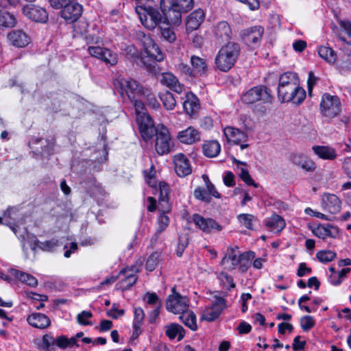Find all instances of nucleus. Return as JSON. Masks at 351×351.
<instances>
[{"label":"nucleus","instance_id":"51","mask_svg":"<svg viewBox=\"0 0 351 351\" xmlns=\"http://www.w3.org/2000/svg\"><path fill=\"white\" fill-rule=\"evenodd\" d=\"M169 219L165 214H162L159 216L158 219V228L155 233V241L156 240L158 235L167 228L169 225Z\"/></svg>","mask_w":351,"mask_h":351},{"label":"nucleus","instance_id":"46","mask_svg":"<svg viewBox=\"0 0 351 351\" xmlns=\"http://www.w3.org/2000/svg\"><path fill=\"white\" fill-rule=\"evenodd\" d=\"M296 84H290L288 86H278V97L281 102H285V101H287L289 97V94L291 90H294L293 88H295Z\"/></svg>","mask_w":351,"mask_h":351},{"label":"nucleus","instance_id":"15","mask_svg":"<svg viewBox=\"0 0 351 351\" xmlns=\"http://www.w3.org/2000/svg\"><path fill=\"white\" fill-rule=\"evenodd\" d=\"M82 10V6L75 1L61 8L60 16L67 23H72L81 16Z\"/></svg>","mask_w":351,"mask_h":351},{"label":"nucleus","instance_id":"55","mask_svg":"<svg viewBox=\"0 0 351 351\" xmlns=\"http://www.w3.org/2000/svg\"><path fill=\"white\" fill-rule=\"evenodd\" d=\"M341 25L346 31V36H339V38L342 42L351 45V23L349 21L342 22Z\"/></svg>","mask_w":351,"mask_h":351},{"label":"nucleus","instance_id":"31","mask_svg":"<svg viewBox=\"0 0 351 351\" xmlns=\"http://www.w3.org/2000/svg\"><path fill=\"white\" fill-rule=\"evenodd\" d=\"M145 319L144 311L140 308L134 309L133 332L132 338L136 339L141 333V326Z\"/></svg>","mask_w":351,"mask_h":351},{"label":"nucleus","instance_id":"1","mask_svg":"<svg viewBox=\"0 0 351 351\" xmlns=\"http://www.w3.org/2000/svg\"><path fill=\"white\" fill-rule=\"evenodd\" d=\"M193 7V0H164L160 1L163 23L178 25L182 21V14L186 12Z\"/></svg>","mask_w":351,"mask_h":351},{"label":"nucleus","instance_id":"39","mask_svg":"<svg viewBox=\"0 0 351 351\" xmlns=\"http://www.w3.org/2000/svg\"><path fill=\"white\" fill-rule=\"evenodd\" d=\"M165 333L170 339H173L178 336V341H181L185 335L184 329L178 324H171L166 326Z\"/></svg>","mask_w":351,"mask_h":351},{"label":"nucleus","instance_id":"14","mask_svg":"<svg viewBox=\"0 0 351 351\" xmlns=\"http://www.w3.org/2000/svg\"><path fill=\"white\" fill-rule=\"evenodd\" d=\"M143 45L145 49V53L147 55L144 56L146 58H150L151 60L160 62L164 59V55L159 47L154 43L152 38L146 35H143Z\"/></svg>","mask_w":351,"mask_h":351},{"label":"nucleus","instance_id":"52","mask_svg":"<svg viewBox=\"0 0 351 351\" xmlns=\"http://www.w3.org/2000/svg\"><path fill=\"white\" fill-rule=\"evenodd\" d=\"M160 254L158 252L152 253L147 258L145 267L149 271H154L158 264Z\"/></svg>","mask_w":351,"mask_h":351},{"label":"nucleus","instance_id":"34","mask_svg":"<svg viewBox=\"0 0 351 351\" xmlns=\"http://www.w3.org/2000/svg\"><path fill=\"white\" fill-rule=\"evenodd\" d=\"M127 55L138 65H143L147 68L152 66L151 60L146 61L145 58L139 54L138 49L134 46H129L127 48Z\"/></svg>","mask_w":351,"mask_h":351},{"label":"nucleus","instance_id":"17","mask_svg":"<svg viewBox=\"0 0 351 351\" xmlns=\"http://www.w3.org/2000/svg\"><path fill=\"white\" fill-rule=\"evenodd\" d=\"M138 272V269L135 266L128 269L125 268L123 269L120 273V276H123V278L119 281L118 283L119 288L123 291L129 289L131 287H132L138 279L136 276V273Z\"/></svg>","mask_w":351,"mask_h":351},{"label":"nucleus","instance_id":"40","mask_svg":"<svg viewBox=\"0 0 351 351\" xmlns=\"http://www.w3.org/2000/svg\"><path fill=\"white\" fill-rule=\"evenodd\" d=\"M179 318L182 322L191 330L193 331L197 330L196 316L193 312L186 310L181 313Z\"/></svg>","mask_w":351,"mask_h":351},{"label":"nucleus","instance_id":"63","mask_svg":"<svg viewBox=\"0 0 351 351\" xmlns=\"http://www.w3.org/2000/svg\"><path fill=\"white\" fill-rule=\"evenodd\" d=\"M301 337L297 336L293 339V343L292 344V348L294 351L302 350L304 348L306 345L305 341L300 340Z\"/></svg>","mask_w":351,"mask_h":351},{"label":"nucleus","instance_id":"16","mask_svg":"<svg viewBox=\"0 0 351 351\" xmlns=\"http://www.w3.org/2000/svg\"><path fill=\"white\" fill-rule=\"evenodd\" d=\"M226 306V300L222 298H216L212 306L206 308L202 313V319L208 322L215 320L221 314Z\"/></svg>","mask_w":351,"mask_h":351},{"label":"nucleus","instance_id":"7","mask_svg":"<svg viewBox=\"0 0 351 351\" xmlns=\"http://www.w3.org/2000/svg\"><path fill=\"white\" fill-rule=\"evenodd\" d=\"M171 138L167 127L158 125L156 135L155 149L159 155H164L171 152Z\"/></svg>","mask_w":351,"mask_h":351},{"label":"nucleus","instance_id":"54","mask_svg":"<svg viewBox=\"0 0 351 351\" xmlns=\"http://www.w3.org/2000/svg\"><path fill=\"white\" fill-rule=\"evenodd\" d=\"M194 196L196 199L206 203H209L211 201V197L207 191L202 187H197L195 189Z\"/></svg>","mask_w":351,"mask_h":351},{"label":"nucleus","instance_id":"32","mask_svg":"<svg viewBox=\"0 0 351 351\" xmlns=\"http://www.w3.org/2000/svg\"><path fill=\"white\" fill-rule=\"evenodd\" d=\"M265 226L273 232H280L285 226V220L278 215H273L265 221Z\"/></svg>","mask_w":351,"mask_h":351},{"label":"nucleus","instance_id":"62","mask_svg":"<svg viewBox=\"0 0 351 351\" xmlns=\"http://www.w3.org/2000/svg\"><path fill=\"white\" fill-rule=\"evenodd\" d=\"M177 69L178 70L187 75V76H189V77H195V74H194V72L193 71V69L191 68L188 64H185V63H180L177 65Z\"/></svg>","mask_w":351,"mask_h":351},{"label":"nucleus","instance_id":"11","mask_svg":"<svg viewBox=\"0 0 351 351\" xmlns=\"http://www.w3.org/2000/svg\"><path fill=\"white\" fill-rule=\"evenodd\" d=\"M223 134L228 143L239 145L241 149L249 147L248 144L245 143L248 138L245 132L233 127H226L223 130Z\"/></svg>","mask_w":351,"mask_h":351},{"label":"nucleus","instance_id":"19","mask_svg":"<svg viewBox=\"0 0 351 351\" xmlns=\"http://www.w3.org/2000/svg\"><path fill=\"white\" fill-rule=\"evenodd\" d=\"M263 33V27L254 26L244 31L243 39L247 45L256 47L261 43Z\"/></svg>","mask_w":351,"mask_h":351},{"label":"nucleus","instance_id":"13","mask_svg":"<svg viewBox=\"0 0 351 351\" xmlns=\"http://www.w3.org/2000/svg\"><path fill=\"white\" fill-rule=\"evenodd\" d=\"M22 12L29 19L38 23H45L48 19L45 9L34 4L24 5Z\"/></svg>","mask_w":351,"mask_h":351},{"label":"nucleus","instance_id":"57","mask_svg":"<svg viewBox=\"0 0 351 351\" xmlns=\"http://www.w3.org/2000/svg\"><path fill=\"white\" fill-rule=\"evenodd\" d=\"M159 191H160V197H159V202L160 204L164 203L167 204L168 202V195H169V186L166 183L161 182L159 184Z\"/></svg>","mask_w":351,"mask_h":351},{"label":"nucleus","instance_id":"42","mask_svg":"<svg viewBox=\"0 0 351 351\" xmlns=\"http://www.w3.org/2000/svg\"><path fill=\"white\" fill-rule=\"evenodd\" d=\"M159 97L162 101L164 107L168 110H173L176 105V100L174 98L173 94L169 91H165V93H160Z\"/></svg>","mask_w":351,"mask_h":351},{"label":"nucleus","instance_id":"18","mask_svg":"<svg viewBox=\"0 0 351 351\" xmlns=\"http://www.w3.org/2000/svg\"><path fill=\"white\" fill-rule=\"evenodd\" d=\"M138 121L140 132L144 140L148 141L154 134L156 135L157 126L154 127L153 120L148 114H144Z\"/></svg>","mask_w":351,"mask_h":351},{"label":"nucleus","instance_id":"5","mask_svg":"<svg viewBox=\"0 0 351 351\" xmlns=\"http://www.w3.org/2000/svg\"><path fill=\"white\" fill-rule=\"evenodd\" d=\"M242 101L248 104L258 101L263 104H270L273 101L271 90L265 86H256L245 92L242 97Z\"/></svg>","mask_w":351,"mask_h":351},{"label":"nucleus","instance_id":"64","mask_svg":"<svg viewBox=\"0 0 351 351\" xmlns=\"http://www.w3.org/2000/svg\"><path fill=\"white\" fill-rule=\"evenodd\" d=\"M223 182L227 186H233L235 184L234 176L231 171H227L223 176Z\"/></svg>","mask_w":351,"mask_h":351},{"label":"nucleus","instance_id":"37","mask_svg":"<svg viewBox=\"0 0 351 351\" xmlns=\"http://www.w3.org/2000/svg\"><path fill=\"white\" fill-rule=\"evenodd\" d=\"M202 148L204 155L209 158L216 157L221 151V145L217 141H207Z\"/></svg>","mask_w":351,"mask_h":351},{"label":"nucleus","instance_id":"59","mask_svg":"<svg viewBox=\"0 0 351 351\" xmlns=\"http://www.w3.org/2000/svg\"><path fill=\"white\" fill-rule=\"evenodd\" d=\"M93 317V313L90 311H84L79 313L77 316V322L81 325H91V322L88 321V319Z\"/></svg>","mask_w":351,"mask_h":351},{"label":"nucleus","instance_id":"22","mask_svg":"<svg viewBox=\"0 0 351 351\" xmlns=\"http://www.w3.org/2000/svg\"><path fill=\"white\" fill-rule=\"evenodd\" d=\"M322 207L330 213L335 214L341 209V201L334 194H324L322 197Z\"/></svg>","mask_w":351,"mask_h":351},{"label":"nucleus","instance_id":"8","mask_svg":"<svg viewBox=\"0 0 351 351\" xmlns=\"http://www.w3.org/2000/svg\"><path fill=\"white\" fill-rule=\"evenodd\" d=\"M173 293L169 295L166 302V308L174 314H181L188 310L189 300L175 292V288L172 289Z\"/></svg>","mask_w":351,"mask_h":351},{"label":"nucleus","instance_id":"12","mask_svg":"<svg viewBox=\"0 0 351 351\" xmlns=\"http://www.w3.org/2000/svg\"><path fill=\"white\" fill-rule=\"evenodd\" d=\"M193 221L197 227L206 233L219 232L222 230V226L212 218H205L199 214L193 215Z\"/></svg>","mask_w":351,"mask_h":351},{"label":"nucleus","instance_id":"10","mask_svg":"<svg viewBox=\"0 0 351 351\" xmlns=\"http://www.w3.org/2000/svg\"><path fill=\"white\" fill-rule=\"evenodd\" d=\"M88 51L91 56L103 60L107 64L113 66L117 63V54L108 49L99 46H90Z\"/></svg>","mask_w":351,"mask_h":351},{"label":"nucleus","instance_id":"45","mask_svg":"<svg viewBox=\"0 0 351 351\" xmlns=\"http://www.w3.org/2000/svg\"><path fill=\"white\" fill-rule=\"evenodd\" d=\"M336 252L332 250H320L317 252L316 257L318 261L322 263H326L332 261L336 257Z\"/></svg>","mask_w":351,"mask_h":351},{"label":"nucleus","instance_id":"4","mask_svg":"<svg viewBox=\"0 0 351 351\" xmlns=\"http://www.w3.org/2000/svg\"><path fill=\"white\" fill-rule=\"evenodd\" d=\"M322 115L325 118L332 119L338 116L341 110L340 99L336 95L328 93L323 94L319 104Z\"/></svg>","mask_w":351,"mask_h":351},{"label":"nucleus","instance_id":"33","mask_svg":"<svg viewBox=\"0 0 351 351\" xmlns=\"http://www.w3.org/2000/svg\"><path fill=\"white\" fill-rule=\"evenodd\" d=\"M214 33L217 38L226 41L230 38L232 31L227 22L221 21L215 27Z\"/></svg>","mask_w":351,"mask_h":351},{"label":"nucleus","instance_id":"3","mask_svg":"<svg viewBox=\"0 0 351 351\" xmlns=\"http://www.w3.org/2000/svg\"><path fill=\"white\" fill-rule=\"evenodd\" d=\"M239 44L229 42L218 51L215 58L217 68L223 72L228 71L235 64L240 54Z\"/></svg>","mask_w":351,"mask_h":351},{"label":"nucleus","instance_id":"30","mask_svg":"<svg viewBox=\"0 0 351 351\" xmlns=\"http://www.w3.org/2000/svg\"><path fill=\"white\" fill-rule=\"evenodd\" d=\"M312 149L315 154L324 160H332L337 157L335 149L330 146L315 145Z\"/></svg>","mask_w":351,"mask_h":351},{"label":"nucleus","instance_id":"28","mask_svg":"<svg viewBox=\"0 0 351 351\" xmlns=\"http://www.w3.org/2000/svg\"><path fill=\"white\" fill-rule=\"evenodd\" d=\"M8 38L12 45L17 47H24L29 43V37L21 30L12 31L8 34Z\"/></svg>","mask_w":351,"mask_h":351},{"label":"nucleus","instance_id":"48","mask_svg":"<svg viewBox=\"0 0 351 351\" xmlns=\"http://www.w3.org/2000/svg\"><path fill=\"white\" fill-rule=\"evenodd\" d=\"M142 99V97H135L134 99H130L135 109L136 114L138 116L137 120L141 119L144 114H147L144 112L145 101H143Z\"/></svg>","mask_w":351,"mask_h":351},{"label":"nucleus","instance_id":"50","mask_svg":"<svg viewBox=\"0 0 351 351\" xmlns=\"http://www.w3.org/2000/svg\"><path fill=\"white\" fill-rule=\"evenodd\" d=\"M42 347L45 351H53L56 348V339L50 335H45L42 339Z\"/></svg>","mask_w":351,"mask_h":351},{"label":"nucleus","instance_id":"49","mask_svg":"<svg viewBox=\"0 0 351 351\" xmlns=\"http://www.w3.org/2000/svg\"><path fill=\"white\" fill-rule=\"evenodd\" d=\"M36 245L42 250L51 252L53 251V249L58 245V241L55 239H52L51 240L45 241L43 242L38 241H36Z\"/></svg>","mask_w":351,"mask_h":351},{"label":"nucleus","instance_id":"6","mask_svg":"<svg viewBox=\"0 0 351 351\" xmlns=\"http://www.w3.org/2000/svg\"><path fill=\"white\" fill-rule=\"evenodd\" d=\"M136 14L142 25L148 29H154L157 25L163 23L162 14L149 5L144 8H137Z\"/></svg>","mask_w":351,"mask_h":351},{"label":"nucleus","instance_id":"21","mask_svg":"<svg viewBox=\"0 0 351 351\" xmlns=\"http://www.w3.org/2000/svg\"><path fill=\"white\" fill-rule=\"evenodd\" d=\"M291 162L307 172H313L316 169L315 162L308 156L299 153L292 154L290 156Z\"/></svg>","mask_w":351,"mask_h":351},{"label":"nucleus","instance_id":"44","mask_svg":"<svg viewBox=\"0 0 351 351\" xmlns=\"http://www.w3.org/2000/svg\"><path fill=\"white\" fill-rule=\"evenodd\" d=\"M141 97L144 99V101L147 104V105L149 106L152 108H157L160 106L155 97V95L147 88H145L143 95H141Z\"/></svg>","mask_w":351,"mask_h":351},{"label":"nucleus","instance_id":"26","mask_svg":"<svg viewBox=\"0 0 351 351\" xmlns=\"http://www.w3.org/2000/svg\"><path fill=\"white\" fill-rule=\"evenodd\" d=\"M160 82L177 93H181L184 88L178 78L171 73H162Z\"/></svg>","mask_w":351,"mask_h":351},{"label":"nucleus","instance_id":"23","mask_svg":"<svg viewBox=\"0 0 351 351\" xmlns=\"http://www.w3.org/2000/svg\"><path fill=\"white\" fill-rule=\"evenodd\" d=\"M183 108L189 115H195L200 108L199 99L193 93L187 92L183 102Z\"/></svg>","mask_w":351,"mask_h":351},{"label":"nucleus","instance_id":"47","mask_svg":"<svg viewBox=\"0 0 351 351\" xmlns=\"http://www.w3.org/2000/svg\"><path fill=\"white\" fill-rule=\"evenodd\" d=\"M238 220L240 224L249 229L253 230V222L256 221V217L250 214H240L238 216Z\"/></svg>","mask_w":351,"mask_h":351},{"label":"nucleus","instance_id":"25","mask_svg":"<svg viewBox=\"0 0 351 351\" xmlns=\"http://www.w3.org/2000/svg\"><path fill=\"white\" fill-rule=\"evenodd\" d=\"M178 139L182 143L193 144L200 140L199 132L193 127H189L186 130L178 132L177 135Z\"/></svg>","mask_w":351,"mask_h":351},{"label":"nucleus","instance_id":"9","mask_svg":"<svg viewBox=\"0 0 351 351\" xmlns=\"http://www.w3.org/2000/svg\"><path fill=\"white\" fill-rule=\"evenodd\" d=\"M118 84L120 86L121 94L123 95L125 92L129 99L141 97L145 90L137 81L133 79H123L119 81Z\"/></svg>","mask_w":351,"mask_h":351},{"label":"nucleus","instance_id":"43","mask_svg":"<svg viewBox=\"0 0 351 351\" xmlns=\"http://www.w3.org/2000/svg\"><path fill=\"white\" fill-rule=\"evenodd\" d=\"M291 84H299L298 77L296 73L293 72H286L280 75L278 86H288Z\"/></svg>","mask_w":351,"mask_h":351},{"label":"nucleus","instance_id":"2","mask_svg":"<svg viewBox=\"0 0 351 351\" xmlns=\"http://www.w3.org/2000/svg\"><path fill=\"white\" fill-rule=\"evenodd\" d=\"M254 256L255 254L253 252L240 254L238 247H228L221 261V265L228 270H232L240 265V271L245 272L250 265V260L253 259Z\"/></svg>","mask_w":351,"mask_h":351},{"label":"nucleus","instance_id":"29","mask_svg":"<svg viewBox=\"0 0 351 351\" xmlns=\"http://www.w3.org/2000/svg\"><path fill=\"white\" fill-rule=\"evenodd\" d=\"M190 61L195 76L206 75L208 66L206 59L193 55L191 56Z\"/></svg>","mask_w":351,"mask_h":351},{"label":"nucleus","instance_id":"56","mask_svg":"<svg viewBox=\"0 0 351 351\" xmlns=\"http://www.w3.org/2000/svg\"><path fill=\"white\" fill-rule=\"evenodd\" d=\"M241 179L247 185L253 186L255 188L258 186V184L256 183L254 180L252 178L251 176L249 173V171L243 168H241V173L239 175Z\"/></svg>","mask_w":351,"mask_h":351},{"label":"nucleus","instance_id":"53","mask_svg":"<svg viewBox=\"0 0 351 351\" xmlns=\"http://www.w3.org/2000/svg\"><path fill=\"white\" fill-rule=\"evenodd\" d=\"M189 238L186 234L180 235L178 238L177 248L176 250L178 256H182L184 250L188 246Z\"/></svg>","mask_w":351,"mask_h":351},{"label":"nucleus","instance_id":"35","mask_svg":"<svg viewBox=\"0 0 351 351\" xmlns=\"http://www.w3.org/2000/svg\"><path fill=\"white\" fill-rule=\"evenodd\" d=\"M10 274L23 283L27 284L29 286L36 287L38 284L36 278L29 274L23 272L15 269H11Z\"/></svg>","mask_w":351,"mask_h":351},{"label":"nucleus","instance_id":"38","mask_svg":"<svg viewBox=\"0 0 351 351\" xmlns=\"http://www.w3.org/2000/svg\"><path fill=\"white\" fill-rule=\"evenodd\" d=\"M293 90L288 95L290 98H288L287 101H285V102H292L299 105L306 98V91L299 86V84H296L295 88H293Z\"/></svg>","mask_w":351,"mask_h":351},{"label":"nucleus","instance_id":"36","mask_svg":"<svg viewBox=\"0 0 351 351\" xmlns=\"http://www.w3.org/2000/svg\"><path fill=\"white\" fill-rule=\"evenodd\" d=\"M17 24L16 16L6 10H0V27L12 28Z\"/></svg>","mask_w":351,"mask_h":351},{"label":"nucleus","instance_id":"61","mask_svg":"<svg viewBox=\"0 0 351 351\" xmlns=\"http://www.w3.org/2000/svg\"><path fill=\"white\" fill-rule=\"evenodd\" d=\"M76 0H49L50 5L56 10H59Z\"/></svg>","mask_w":351,"mask_h":351},{"label":"nucleus","instance_id":"60","mask_svg":"<svg viewBox=\"0 0 351 351\" xmlns=\"http://www.w3.org/2000/svg\"><path fill=\"white\" fill-rule=\"evenodd\" d=\"M300 324L304 331H308L314 326L315 322L311 316L306 315L301 318Z\"/></svg>","mask_w":351,"mask_h":351},{"label":"nucleus","instance_id":"20","mask_svg":"<svg viewBox=\"0 0 351 351\" xmlns=\"http://www.w3.org/2000/svg\"><path fill=\"white\" fill-rule=\"evenodd\" d=\"M175 171L178 176L184 177L189 175L191 171V167L187 157L182 154H178L173 157Z\"/></svg>","mask_w":351,"mask_h":351},{"label":"nucleus","instance_id":"41","mask_svg":"<svg viewBox=\"0 0 351 351\" xmlns=\"http://www.w3.org/2000/svg\"><path fill=\"white\" fill-rule=\"evenodd\" d=\"M319 56L330 64H333L337 60V55L335 51L328 47H320L318 49Z\"/></svg>","mask_w":351,"mask_h":351},{"label":"nucleus","instance_id":"24","mask_svg":"<svg viewBox=\"0 0 351 351\" xmlns=\"http://www.w3.org/2000/svg\"><path fill=\"white\" fill-rule=\"evenodd\" d=\"M204 17L205 14L202 9H197L191 12L186 19V31L189 32L197 29L204 21Z\"/></svg>","mask_w":351,"mask_h":351},{"label":"nucleus","instance_id":"27","mask_svg":"<svg viewBox=\"0 0 351 351\" xmlns=\"http://www.w3.org/2000/svg\"><path fill=\"white\" fill-rule=\"evenodd\" d=\"M27 321L33 327L40 329L46 328L51 324L49 318L40 313H32L27 317Z\"/></svg>","mask_w":351,"mask_h":351},{"label":"nucleus","instance_id":"58","mask_svg":"<svg viewBox=\"0 0 351 351\" xmlns=\"http://www.w3.org/2000/svg\"><path fill=\"white\" fill-rule=\"evenodd\" d=\"M161 34L167 42L172 43L176 40V35L173 29L170 27L162 28Z\"/></svg>","mask_w":351,"mask_h":351}]
</instances>
